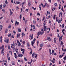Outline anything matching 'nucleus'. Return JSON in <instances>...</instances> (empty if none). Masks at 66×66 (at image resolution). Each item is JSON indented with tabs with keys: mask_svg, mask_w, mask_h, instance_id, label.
Wrapping results in <instances>:
<instances>
[{
	"mask_svg": "<svg viewBox=\"0 0 66 66\" xmlns=\"http://www.w3.org/2000/svg\"><path fill=\"white\" fill-rule=\"evenodd\" d=\"M31 34H30L29 36V37H30L29 39L30 40H31V39H33V34H32L31 36Z\"/></svg>",
	"mask_w": 66,
	"mask_h": 66,
	"instance_id": "obj_1",
	"label": "nucleus"
},
{
	"mask_svg": "<svg viewBox=\"0 0 66 66\" xmlns=\"http://www.w3.org/2000/svg\"><path fill=\"white\" fill-rule=\"evenodd\" d=\"M34 55H35V57L36 58V59H37V55H38L37 54H34V53H33L32 54V57H34Z\"/></svg>",
	"mask_w": 66,
	"mask_h": 66,
	"instance_id": "obj_2",
	"label": "nucleus"
},
{
	"mask_svg": "<svg viewBox=\"0 0 66 66\" xmlns=\"http://www.w3.org/2000/svg\"><path fill=\"white\" fill-rule=\"evenodd\" d=\"M36 40V39H35V38H34L33 39V41H31V45L32 46H33V45L34 44V43H35L34 42Z\"/></svg>",
	"mask_w": 66,
	"mask_h": 66,
	"instance_id": "obj_3",
	"label": "nucleus"
},
{
	"mask_svg": "<svg viewBox=\"0 0 66 66\" xmlns=\"http://www.w3.org/2000/svg\"><path fill=\"white\" fill-rule=\"evenodd\" d=\"M9 11H10V16H12V15L13 14V12L12 11V10H11V9H10L9 10Z\"/></svg>",
	"mask_w": 66,
	"mask_h": 66,
	"instance_id": "obj_4",
	"label": "nucleus"
},
{
	"mask_svg": "<svg viewBox=\"0 0 66 66\" xmlns=\"http://www.w3.org/2000/svg\"><path fill=\"white\" fill-rule=\"evenodd\" d=\"M9 40L8 39H7L6 40H4L5 42V43H6V44L9 43Z\"/></svg>",
	"mask_w": 66,
	"mask_h": 66,
	"instance_id": "obj_5",
	"label": "nucleus"
},
{
	"mask_svg": "<svg viewBox=\"0 0 66 66\" xmlns=\"http://www.w3.org/2000/svg\"><path fill=\"white\" fill-rule=\"evenodd\" d=\"M62 48V51H64V52L66 51V49H64V50H63L64 49V45H63Z\"/></svg>",
	"mask_w": 66,
	"mask_h": 66,
	"instance_id": "obj_6",
	"label": "nucleus"
},
{
	"mask_svg": "<svg viewBox=\"0 0 66 66\" xmlns=\"http://www.w3.org/2000/svg\"><path fill=\"white\" fill-rule=\"evenodd\" d=\"M14 54L15 55L14 57L15 58V59H16V60H17V55L15 53H14Z\"/></svg>",
	"mask_w": 66,
	"mask_h": 66,
	"instance_id": "obj_7",
	"label": "nucleus"
},
{
	"mask_svg": "<svg viewBox=\"0 0 66 66\" xmlns=\"http://www.w3.org/2000/svg\"><path fill=\"white\" fill-rule=\"evenodd\" d=\"M4 46L3 45L1 47H0V50H1V49H4L3 48H4Z\"/></svg>",
	"mask_w": 66,
	"mask_h": 66,
	"instance_id": "obj_8",
	"label": "nucleus"
},
{
	"mask_svg": "<svg viewBox=\"0 0 66 66\" xmlns=\"http://www.w3.org/2000/svg\"><path fill=\"white\" fill-rule=\"evenodd\" d=\"M47 39L50 41L51 40V38L50 37H48L47 38Z\"/></svg>",
	"mask_w": 66,
	"mask_h": 66,
	"instance_id": "obj_9",
	"label": "nucleus"
},
{
	"mask_svg": "<svg viewBox=\"0 0 66 66\" xmlns=\"http://www.w3.org/2000/svg\"><path fill=\"white\" fill-rule=\"evenodd\" d=\"M2 27H3L2 25H0V31H1V30L2 29Z\"/></svg>",
	"mask_w": 66,
	"mask_h": 66,
	"instance_id": "obj_10",
	"label": "nucleus"
},
{
	"mask_svg": "<svg viewBox=\"0 0 66 66\" xmlns=\"http://www.w3.org/2000/svg\"><path fill=\"white\" fill-rule=\"evenodd\" d=\"M32 61H33V60L31 59L30 63V62H28L29 64L31 65V63H32Z\"/></svg>",
	"mask_w": 66,
	"mask_h": 66,
	"instance_id": "obj_11",
	"label": "nucleus"
},
{
	"mask_svg": "<svg viewBox=\"0 0 66 66\" xmlns=\"http://www.w3.org/2000/svg\"><path fill=\"white\" fill-rule=\"evenodd\" d=\"M49 51L50 55H51V54H52V53L51 52V49H49Z\"/></svg>",
	"mask_w": 66,
	"mask_h": 66,
	"instance_id": "obj_12",
	"label": "nucleus"
},
{
	"mask_svg": "<svg viewBox=\"0 0 66 66\" xmlns=\"http://www.w3.org/2000/svg\"><path fill=\"white\" fill-rule=\"evenodd\" d=\"M24 36H25V34L24 33H22V37H23Z\"/></svg>",
	"mask_w": 66,
	"mask_h": 66,
	"instance_id": "obj_13",
	"label": "nucleus"
},
{
	"mask_svg": "<svg viewBox=\"0 0 66 66\" xmlns=\"http://www.w3.org/2000/svg\"><path fill=\"white\" fill-rule=\"evenodd\" d=\"M59 41H61V40H62L63 39H62V38H61V37H59Z\"/></svg>",
	"mask_w": 66,
	"mask_h": 66,
	"instance_id": "obj_14",
	"label": "nucleus"
},
{
	"mask_svg": "<svg viewBox=\"0 0 66 66\" xmlns=\"http://www.w3.org/2000/svg\"><path fill=\"white\" fill-rule=\"evenodd\" d=\"M54 42L55 43H56V38H54Z\"/></svg>",
	"mask_w": 66,
	"mask_h": 66,
	"instance_id": "obj_15",
	"label": "nucleus"
},
{
	"mask_svg": "<svg viewBox=\"0 0 66 66\" xmlns=\"http://www.w3.org/2000/svg\"><path fill=\"white\" fill-rule=\"evenodd\" d=\"M20 36V34H18L16 36L17 38H18L19 36Z\"/></svg>",
	"mask_w": 66,
	"mask_h": 66,
	"instance_id": "obj_16",
	"label": "nucleus"
},
{
	"mask_svg": "<svg viewBox=\"0 0 66 66\" xmlns=\"http://www.w3.org/2000/svg\"><path fill=\"white\" fill-rule=\"evenodd\" d=\"M40 32H38L37 34V35L38 36H39V35H40Z\"/></svg>",
	"mask_w": 66,
	"mask_h": 66,
	"instance_id": "obj_17",
	"label": "nucleus"
},
{
	"mask_svg": "<svg viewBox=\"0 0 66 66\" xmlns=\"http://www.w3.org/2000/svg\"><path fill=\"white\" fill-rule=\"evenodd\" d=\"M32 9H33V10H35H35H36V8H34V7H32Z\"/></svg>",
	"mask_w": 66,
	"mask_h": 66,
	"instance_id": "obj_18",
	"label": "nucleus"
},
{
	"mask_svg": "<svg viewBox=\"0 0 66 66\" xmlns=\"http://www.w3.org/2000/svg\"><path fill=\"white\" fill-rule=\"evenodd\" d=\"M18 32H21V29L19 28L18 29Z\"/></svg>",
	"mask_w": 66,
	"mask_h": 66,
	"instance_id": "obj_19",
	"label": "nucleus"
},
{
	"mask_svg": "<svg viewBox=\"0 0 66 66\" xmlns=\"http://www.w3.org/2000/svg\"><path fill=\"white\" fill-rule=\"evenodd\" d=\"M52 55H53L54 53V50H52Z\"/></svg>",
	"mask_w": 66,
	"mask_h": 66,
	"instance_id": "obj_20",
	"label": "nucleus"
},
{
	"mask_svg": "<svg viewBox=\"0 0 66 66\" xmlns=\"http://www.w3.org/2000/svg\"><path fill=\"white\" fill-rule=\"evenodd\" d=\"M5 4H7V3H8V2H7V0H6L5 1Z\"/></svg>",
	"mask_w": 66,
	"mask_h": 66,
	"instance_id": "obj_21",
	"label": "nucleus"
},
{
	"mask_svg": "<svg viewBox=\"0 0 66 66\" xmlns=\"http://www.w3.org/2000/svg\"><path fill=\"white\" fill-rule=\"evenodd\" d=\"M40 47H43V44H40Z\"/></svg>",
	"mask_w": 66,
	"mask_h": 66,
	"instance_id": "obj_22",
	"label": "nucleus"
},
{
	"mask_svg": "<svg viewBox=\"0 0 66 66\" xmlns=\"http://www.w3.org/2000/svg\"><path fill=\"white\" fill-rule=\"evenodd\" d=\"M44 27V31H46V26Z\"/></svg>",
	"mask_w": 66,
	"mask_h": 66,
	"instance_id": "obj_23",
	"label": "nucleus"
},
{
	"mask_svg": "<svg viewBox=\"0 0 66 66\" xmlns=\"http://www.w3.org/2000/svg\"><path fill=\"white\" fill-rule=\"evenodd\" d=\"M16 3L17 4H19L20 3V2H16Z\"/></svg>",
	"mask_w": 66,
	"mask_h": 66,
	"instance_id": "obj_24",
	"label": "nucleus"
},
{
	"mask_svg": "<svg viewBox=\"0 0 66 66\" xmlns=\"http://www.w3.org/2000/svg\"><path fill=\"white\" fill-rule=\"evenodd\" d=\"M66 55H65V56H64V57L63 58V60H64V61H65L66 60Z\"/></svg>",
	"mask_w": 66,
	"mask_h": 66,
	"instance_id": "obj_25",
	"label": "nucleus"
},
{
	"mask_svg": "<svg viewBox=\"0 0 66 66\" xmlns=\"http://www.w3.org/2000/svg\"><path fill=\"white\" fill-rule=\"evenodd\" d=\"M22 43H23V45H24V44H25V43H26V42H25V41H23L22 42Z\"/></svg>",
	"mask_w": 66,
	"mask_h": 66,
	"instance_id": "obj_26",
	"label": "nucleus"
},
{
	"mask_svg": "<svg viewBox=\"0 0 66 66\" xmlns=\"http://www.w3.org/2000/svg\"><path fill=\"white\" fill-rule=\"evenodd\" d=\"M27 46H28V47H30V44H29V43H27Z\"/></svg>",
	"mask_w": 66,
	"mask_h": 66,
	"instance_id": "obj_27",
	"label": "nucleus"
},
{
	"mask_svg": "<svg viewBox=\"0 0 66 66\" xmlns=\"http://www.w3.org/2000/svg\"><path fill=\"white\" fill-rule=\"evenodd\" d=\"M60 15L61 17H62V16H63V13H62V12H60Z\"/></svg>",
	"mask_w": 66,
	"mask_h": 66,
	"instance_id": "obj_28",
	"label": "nucleus"
},
{
	"mask_svg": "<svg viewBox=\"0 0 66 66\" xmlns=\"http://www.w3.org/2000/svg\"><path fill=\"white\" fill-rule=\"evenodd\" d=\"M32 27L34 29H35V27L34 25L32 26Z\"/></svg>",
	"mask_w": 66,
	"mask_h": 66,
	"instance_id": "obj_29",
	"label": "nucleus"
},
{
	"mask_svg": "<svg viewBox=\"0 0 66 66\" xmlns=\"http://www.w3.org/2000/svg\"><path fill=\"white\" fill-rule=\"evenodd\" d=\"M2 5H0V9L1 10L2 9Z\"/></svg>",
	"mask_w": 66,
	"mask_h": 66,
	"instance_id": "obj_30",
	"label": "nucleus"
},
{
	"mask_svg": "<svg viewBox=\"0 0 66 66\" xmlns=\"http://www.w3.org/2000/svg\"><path fill=\"white\" fill-rule=\"evenodd\" d=\"M20 54H19L18 55V57H20Z\"/></svg>",
	"mask_w": 66,
	"mask_h": 66,
	"instance_id": "obj_31",
	"label": "nucleus"
},
{
	"mask_svg": "<svg viewBox=\"0 0 66 66\" xmlns=\"http://www.w3.org/2000/svg\"><path fill=\"white\" fill-rule=\"evenodd\" d=\"M11 34L10 33L9 35H8V37H10V36H11Z\"/></svg>",
	"mask_w": 66,
	"mask_h": 66,
	"instance_id": "obj_32",
	"label": "nucleus"
},
{
	"mask_svg": "<svg viewBox=\"0 0 66 66\" xmlns=\"http://www.w3.org/2000/svg\"><path fill=\"white\" fill-rule=\"evenodd\" d=\"M40 32V34H41V35H42V34H43V33H44V32Z\"/></svg>",
	"mask_w": 66,
	"mask_h": 66,
	"instance_id": "obj_33",
	"label": "nucleus"
},
{
	"mask_svg": "<svg viewBox=\"0 0 66 66\" xmlns=\"http://www.w3.org/2000/svg\"><path fill=\"white\" fill-rule=\"evenodd\" d=\"M33 23L34 24H35L36 23V21H33Z\"/></svg>",
	"mask_w": 66,
	"mask_h": 66,
	"instance_id": "obj_34",
	"label": "nucleus"
},
{
	"mask_svg": "<svg viewBox=\"0 0 66 66\" xmlns=\"http://www.w3.org/2000/svg\"><path fill=\"white\" fill-rule=\"evenodd\" d=\"M18 46H21V44L19 43L18 44Z\"/></svg>",
	"mask_w": 66,
	"mask_h": 66,
	"instance_id": "obj_35",
	"label": "nucleus"
},
{
	"mask_svg": "<svg viewBox=\"0 0 66 66\" xmlns=\"http://www.w3.org/2000/svg\"><path fill=\"white\" fill-rule=\"evenodd\" d=\"M9 54H7V58H8V57H9Z\"/></svg>",
	"mask_w": 66,
	"mask_h": 66,
	"instance_id": "obj_36",
	"label": "nucleus"
},
{
	"mask_svg": "<svg viewBox=\"0 0 66 66\" xmlns=\"http://www.w3.org/2000/svg\"><path fill=\"white\" fill-rule=\"evenodd\" d=\"M64 27V24H63L62 25V28H63Z\"/></svg>",
	"mask_w": 66,
	"mask_h": 66,
	"instance_id": "obj_37",
	"label": "nucleus"
},
{
	"mask_svg": "<svg viewBox=\"0 0 66 66\" xmlns=\"http://www.w3.org/2000/svg\"><path fill=\"white\" fill-rule=\"evenodd\" d=\"M55 15H54L53 16V19H55Z\"/></svg>",
	"mask_w": 66,
	"mask_h": 66,
	"instance_id": "obj_38",
	"label": "nucleus"
},
{
	"mask_svg": "<svg viewBox=\"0 0 66 66\" xmlns=\"http://www.w3.org/2000/svg\"><path fill=\"white\" fill-rule=\"evenodd\" d=\"M21 14L20 16V19L21 20Z\"/></svg>",
	"mask_w": 66,
	"mask_h": 66,
	"instance_id": "obj_39",
	"label": "nucleus"
},
{
	"mask_svg": "<svg viewBox=\"0 0 66 66\" xmlns=\"http://www.w3.org/2000/svg\"><path fill=\"white\" fill-rule=\"evenodd\" d=\"M3 12H4V13H5V11L4 10V9H3L2 10Z\"/></svg>",
	"mask_w": 66,
	"mask_h": 66,
	"instance_id": "obj_40",
	"label": "nucleus"
},
{
	"mask_svg": "<svg viewBox=\"0 0 66 66\" xmlns=\"http://www.w3.org/2000/svg\"><path fill=\"white\" fill-rule=\"evenodd\" d=\"M4 51V48H3L2 50L1 53H2V52H3Z\"/></svg>",
	"mask_w": 66,
	"mask_h": 66,
	"instance_id": "obj_41",
	"label": "nucleus"
},
{
	"mask_svg": "<svg viewBox=\"0 0 66 66\" xmlns=\"http://www.w3.org/2000/svg\"><path fill=\"white\" fill-rule=\"evenodd\" d=\"M63 45V41L61 42V45Z\"/></svg>",
	"mask_w": 66,
	"mask_h": 66,
	"instance_id": "obj_42",
	"label": "nucleus"
},
{
	"mask_svg": "<svg viewBox=\"0 0 66 66\" xmlns=\"http://www.w3.org/2000/svg\"><path fill=\"white\" fill-rule=\"evenodd\" d=\"M5 6H6V4H4L3 5V7H4Z\"/></svg>",
	"mask_w": 66,
	"mask_h": 66,
	"instance_id": "obj_43",
	"label": "nucleus"
},
{
	"mask_svg": "<svg viewBox=\"0 0 66 66\" xmlns=\"http://www.w3.org/2000/svg\"><path fill=\"white\" fill-rule=\"evenodd\" d=\"M37 15L38 16H40V14H39V13H37Z\"/></svg>",
	"mask_w": 66,
	"mask_h": 66,
	"instance_id": "obj_44",
	"label": "nucleus"
},
{
	"mask_svg": "<svg viewBox=\"0 0 66 66\" xmlns=\"http://www.w3.org/2000/svg\"><path fill=\"white\" fill-rule=\"evenodd\" d=\"M21 51H24V50L23 49H22V48H21Z\"/></svg>",
	"mask_w": 66,
	"mask_h": 66,
	"instance_id": "obj_45",
	"label": "nucleus"
},
{
	"mask_svg": "<svg viewBox=\"0 0 66 66\" xmlns=\"http://www.w3.org/2000/svg\"><path fill=\"white\" fill-rule=\"evenodd\" d=\"M54 5L56 6H57V4L56 3H55L54 4Z\"/></svg>",
	"mask_w": 66,
	"mask_h": 66,
	"instance_id": "obj_46",
	"label": "nucleus"
},
{
	"mask_svg": "<svg viewBox=\"0 0 66 66\" xmlns=\"http://www.w3.org/2000/svg\"><path fill=\"white\" fill-rule=\"evenodd\" d=\"M24 60L26 61H28V60H27V58H26V57H24Z\"/></svg>",
	"mask_w": 66,
	"mask_h": 66,
	"instance_id": "obj_47",
	"label": "nucleus"
},
{
	"mask_svg": "<svg viewBox=\"0 0 66 66\" xmlns=\"http://www.w3.org/2000/svg\"><path fill=\"white\" fill-rule=\"evenodd\" d=\"M13 33L14 35H15V34H16V31H13Z\"/></svg>",
	"mask_w": 66,
	"mask_h": 66,
	"instance_id": "obj_48",
	"label": "nucleus"
},
{
	"mask_svg": "<svg viewBox=\"0 0 66 66\" xmlns=\"http://www.w3.org/2000/svg\"><path fill=\"white\" fill-rule=\"evenodd\" d=\"M19 24V22H17H17L16 23V24L17 25H18V24Z\"/></svg>",
	"mask_w": 66,
	"mask_h": 66,
	"instance_id": "obj_49",
	"label": "nucleus"
},
{
	"mask_svg": "<svg viewBox=\"0 0 66 66\" xmlns=\"http://www.w3.org/2000/svg\"><path fill=\"white\" fill-rule=\"evenodd\" d=\"M32 51H31V52H30V54H32Z\"/></svg>",
	"mask_w": 66,
	"mask_h": 66,
	"instance_id": "obj_50",
	"label": "nucleus"
},
{
	"mask_svg": "<svg viewBox=\"0 0 66 66\" xmlns=\"http://www.w3.org/2000/svg\"><path fill=\"white\" fill-rule=\"evenodd\" d=\"M17 21H16L15 23V26H16V24H17Z\"/></svg>",
	"mask_w": 66,
	"mask_h": 66,
	"instance_id": "obj_51",
	"label": "nucleus"
},
{
	"mask_svg": "<svg viewBox=\"0 0 66 66\" xmlns=\"http://www.w3.org/2000/svg\"><path fill=\"white\" fill-rule=\"evenodd\" d=\"M8 49H9V50H10V46H8Z\"/></svg>",
	"mask_w": 66,
	"mask_h": 66,
	"instance_id": "obj_52",
	"label": "nucleus"
},
{
	"mask_svg": "<svg viewBox=\"0 0 66 66\" xmlns=\"http://www.w3.org/2000/svg\"><path fill=\"white\" fill-rule=\"evenodd\" d=\"M7 31H8L7 29H6L5 31V33H7Z\"/></svg>",
	"mask_w": 66,
	"mask_h": 66,
	"instance_id": "obj_53",
	"label": "nucleus"
},
{
	"mask_svg": "<svg viewBox=\"0 0 66 66\" xmlns=\"http://www.w3.org/2000/svg\"><path fill=\"white\" fill-rule=\"evenodd\" d=\"M45 17H43V18L42 19V21H43L44 20V19H45Z\"/></svg>",
	"mask_w": 66,
	"mask_h": 66,
	"instance_id": "obj_54",
	"label": "nucleus"
},
{
	"mask_svg": "<svg viewBox=\"0 0 66 66\" xmlns=\"http://www.w3.org/2000/svg\"><path fill=\"white\" fill-rule=\"evenodd\" d=\"M20 56L21 57H22V56H23V55H22V54H21L20 55Z\"/></svg>",
	"mask_w": 66,
	"mask_h": 66,
	"instance_id": "obj_55",
	"label": "nucleus"
},
{
	"mask_svg": "<svg viewBox=\"0 0 66 66\" xmlns=\"http://www.w3.org/2000/svg\"><path fill=\"white\" fill-rule=\"evenodd\" d=\"M1 53L2 54H3V55H4V52Z\"/></svg>",
	"mask_w": 66,
	"mask_h": 66,
	"instance_id": "obj_56",
	"label": "nucleus"
},
{
	"mask_svg": "<svg viewBox=\"0 0 66 66\" xmlns=\"http://www.w3.org/2000/svg\"><path fill=\"white\" fill-rule=\"evenodd\" d=\"M39 43V42H38V41L37 42V46H38V43Z\"/></svg>",
	"mask_w": 66,
	"mask_h": 66,
	"instance_id": "obj_57",
	"label": "nucleus"
},
{
	"mask_svg": "<svg viewBox=\"0 0 66 66\" xmlns=\"http://www.w3.org/2000/svg\"><path fill=\"white\" fill-rule=\"evenodd\" d=\"M11 25H9V27H8L9 28V29H10V28H11Z\"/></svg>",
	"mask_w": 66,
	"mask_h": 66,
	"instance_id": "obj_58",
	"label": "nucleus"
},
{
	"mask_svg": "<svg viewBox=\"0 0 66 66\" xmlns=\"http://www.w3.org/2000/svg\"><path fill=\"white\" fill-rule=\"evenodd\" d=\"M17 43H18L19 44L20 43V42H19V41L18 40L17 41Z\"/></svg>",
	"mask_w": 66,
	"mask_h": 66,
	"instance_id": "obj_59",
	"label": "nucleus"
},
{
	"mask_svg": "<svg viewBox=\"0 0 66 66\" xmlns=\"http://www.w3.org/2000/svg\"><path fill=\"white\" fill-rule=\"evenodd\" d=\"M16 10H19V8H18V6H16Z\"/></svg>",
	"mask_w": 66,
	"mask_h": 66,
	"instance_id": "obj_60",
	"label": "nucleus"
},
{
	"mask_svg": "<svg viewBox=\"0 0 66 66\" xmlns=\"http://www.w3.org/2000/svg\"><path fill=\"white\" fill-rule=\"evenodd\" d=\"M63 57L61 55H60L59 56L60 58H62Z\"/></svg>",
	"mask_w": 66,
	"mask_h": 66,
	"instance_id": "obj_61",
	"label": "nucleus"
},
{
	"mask_svg": "<svg viewBox=\"0 0 66 66\" xmlns=\"http://www.w3.org/2000/svg\"><path fill=\"white\" fill-rule=\"evenodd\" d=\"M62 32H64V31H65V29H63V30H62Z\"/></svg>",
	"mask_w": 66,
	"mask_h": 66,
	"instance_id": "obj_62",
	"label": "nucleus"
},
{
	"mask_svg": "<svg viewBox=\"0 0 66 66\" xmlns=\"http://www.w3.org/2000/svg\"><path fill=\"white\" fill-rule=\"evenodd\" d=\"M51 62H52V63H55L54 61H53V60H51Z\"/></svg>",
	"mask_w": 66,
	"mask_h": 66,
	"instance_id": "obj_63",
	"label": "nucleus"
},
{
	"mask_svg": "<svg viewBox=\"0 0 66 66\" xmlns=\"http://www.w3.org/2000/svg\"><path fill=\"white\" fill-rule=\"evenodd\" d=\"M26 12H28V11H29L28 10V9H26Z\"/></svg>",
	"mask_w": 66,
	"mask_h": 66,
	"instance_id": "obj_64",
	"label": "nucleus"
}]
</instances>
